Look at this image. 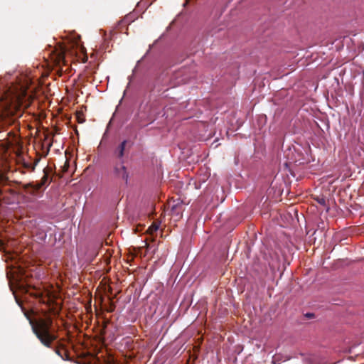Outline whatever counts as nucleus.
<instances>
[{"mask_svg":"<svg viewBox=\"0 0 364 364\" xmlns=\"http://www.w3.org/2000/svg\"><path fill=\"white\" fill-rule=\"evenodd\" d=\"M124 147H125V141H123L121 144V151H120V156H122L123 154V151L124 149Z\"/></svg>","mask_w":364,"mask_h":364,"instance_id":"9d476101","label":"nucleus"},{"mask_svg":"<svg viewBox=\"0 0 364 364\" xmlns=\"http://www.w3.org/2000/svg\"><path fill=\"white\" fill-rule=\"evenodd\" d=\"M14 151H16L17 163L23 164V165H26L24 163V159H23V156L21 155V153L19 150V148L18 147L16 150L14 148Z\"/></svg>","mask_w":364,"mask_h":364,"instance_id":"0eeeda50","label":"nucleus"},{"mask_svg":"<svg viewBox=\"0 0 364 364\" xmlns=\"http://www.w3.org/2000/svg\"><path fill=\"white\" fill-rule=\"evenodd\" d=\"M116 174L119 178L127 181L128 174L124 166L121 165L119 168H116Z\"/></svg>","mask_w":364,"mask_h":364,"instance_id":"423d86ee","label":"nucleus"},{"mask_svg":"<svg viewBox=\"0 0 364 364\" xmlns=\"http://www.w3.org/2000/svg\"><path fill=\"white\" fill-rule=\"evenodd\" d=\"M75 46H76V49L79 50L82 54L85 55V48L78 41L75 43Z\"/></svg>","mask_w":364,"mask_h":364,"instance_id":"6e6552de","label":"nucleus"},{"mask_svg":"<svg viewBox=\"0 0 364 364\" xmlns=\"http://www.w3.org/2000/svg\"><path fill=\"white\" fill-rule=\"evenodd\" d=\"M18 144V138L16 136H13L12 138L9 136V139H8V141L6 142H4L1 144L3 146H6V150L11 149L14 144Z\"/></svg>","mask_w":364,"mask_h":364,"instance_id":"39448f33","label":"nucleus"},{"mask_svg":"<svg viewBox=\"0 0 364 364\" xmlns=\"http://www.w3.org/2000/svg\"><path fill=\"white\" fill-rule=\"evenodd\" d=\"M159 229V226L156 225H151L148 230H147V232L149 233V234H153L154 232H156L157 230Z\"/></svg>","mask_w":364,"mask_h":364,"instance_id":"1a4fd4ad","label":"nucleus"},{"mask_svg":"<svg viewBox=\"0 0 364 364\" xmlns=\"http://www.w3.org/2000/svg\"><path fill=\"white\" fill-rule=\"evenodd\" d=\"M40 296L42 298V301L44 303L54 302L55 300L58 298V296L55 293H53L48 289H46L42 292Z\"/></svg>","mask_w":364,"mask_h":364,"instance_id":"7ed1b4c3","label":"nucleus"},{"mask_svg":"<svg viewBox=\"0 0 364 364\" xmlns=\"http://www.w3.org/2000/svg\"><path fill=\"white\" fill-rule=\"evenodd\" d=\"M87 58L85 55V56L83 57V58H82V62H83V63H85V62H86V61H87Z\"/></svg>","mask_w":364,"mask_h":364,"instance_id":"9b49d317","label":"nucleus"},{"mask_svg":"<svg viewBox=\"0 0 364 364\" xmlns=\"http://www.w3.org/2000/svg\"><path fill=\"white\" fill-rule=\"evenodd\" d=\"M33 331L40 341L46 347H50L57 338L52 329V320L50 317L31 320Z\"/></svg>","mask_w":364,"mask_h":364,"instance_id":"f03ea898","label":"nucleus"},{"mask_svg":"<svg viewBox=\"0 0 364 364\" xmlns=\"http://www.w3.org/2000/svg\"><path fill=\"white\" fill-rule=\"evenodd\" d=\"M31 83L29 77H21L1 97L0 111L3 118L16 114L21 107L26 108L31 105L34 98L30 87Z\"/></svg>","mask_w":364,"mask_h":364,"instance_id":"f257e3e1","label":"nucleus"},{"mask_svg":"<svg viewBox=\"0 0 364 364\" xmlns=\"http://www.w3.org/2000/svg\"><path fill=\"white\" fill-rule=\"evenodd\" d=\"M52 58L54 60L55 63L56 65H60L61 63H64L65 62V52L63 50H61L58 54H54L52 56Z\"/></svg>","mask_w":364,"mask_h":364,"instance_id":"20e7f679","label":"nucleus"}]
</instances>
